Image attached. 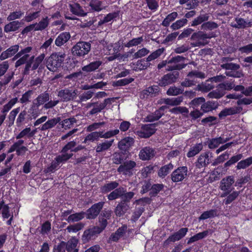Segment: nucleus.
<instances>
[{"instance_id": "1", "label": "nucleus", "mask_w": 252, "mask_h": 252, "mask_svg": "<svg viewBox=\"0 0 252 252\" xmlns=\"http://www.w3.org/2000/svg\"><path fill=\"white\" fill-rule=\"evenodd\" d=\"M65 57L66 55L64 53L61 52L53 53L47 60V67L50 71H56L58 68L62 66Z\"/></svg>"}, {"instance_id": "2", "label": "nucleus", "mask_w": 252, "mask_h": 252, "mask_svg": "<svg viewBox=\"0 0 252 252\" xmlns=\"http://www.w3.org/2000/svg\"><path fill=\"white\" fill-rule=\"evenodd\" d=\"M32 47L29 46L22 49L21 50H27L28 51L27 53H24L21 58L15 63L16 67L26 63L25 67L24 70V73L25 74H28L29 73V71L31 69L32 64L34 59V56L30 57V55L29 54L32 50Z\"/></svg>"}, {"instance_id": "3", "label": "nucleus", "mask_w": 252, "mask_h": 252, "mask_svg": "<svg viewBox=\"0 0 252 252\" xmlns=\"http://www.w3.org/2000/svg\"><path fill=\"white\" fill-rule=\"evenodd\" d=\"M91 47L89 42L80 41L77 42L71 49V52L74 56L83 57L88 54Z\"/></svg>"}, {"instance_id": "4", "label": "nucleus", "mask_w": 252, "mask_h": 252, "mask_svg": "<svg viewBox=\"0 0 252 252\" xmlns=\"http://www.w3.org/2000/svg\"><path fill=\"white\" fill-rule=\"evenodd\" d=\"M119 132V130L118 129L109 130L104 133H103V131L92 132L86 136L83 142L86 143L89 141L93 142L97 140L99 137L109 138L117 134Z\"/></svg>"}, {"instance_id": "5", "label": "nucleus", "mask_w": 252, "mask_h": 252, "mask_svg": "<svg viewBox=\"0 0 252 252\" xmlns=\"http://www.w3.org/2000/svg\"><path fill=\"white\" fill-rule=\"evenodd\" d=\"M235 183L234 177L228 176L223 178L220 182V189L223 192L221 195V197H225L234 189L232 186Z\"/></svg>"}, {"instance_id": "6", "label": "nucleus", "mask_w": 252, "mask_h": 252, "mask_svg": "<svg viewBox=\"0 0 252 252\" xmlns=\"http://www.w3.org/2000/svg\"><path fill=\"white\" fill-rule=\"evenodd\" d=\"M211 36L202 32L199 31L194 32L190 37L191 40H195V42L191 43L192 47H200L204 46L208 44V42L205 40L208 38H211Z\"/></svg>"}, {"instance_id": "7", "label": "nucleus", "mask_w": 252, "mask_h": 252, "mask_svg": "<svg viewBox=\"0 0 252 252\" xmlns=\"http://www.w3.org/2000/svg\"><path fill=\"white\" fill-rule=\"evenodd\" d=\"M179 76L180 73L178 71L170 72L161 77L158 80V84L161 87L170 85L176 82Z\"/></svg>"}, {"instance_id": "8", "label": "nucleus", "mask_w": 252, "mask_h": 252, "mask_svg": "<svg viewBox=\"0 0 252 252\" xmlns=\"http://www.w3.org/2000/svg\"><path fill=\"white\" fill-rule=\"evenodd\" d=\"M104 204V202L100 201L93 204L85 212L86 218L89 220H94L96 218L101 211Z\"/></svg>"}, {"instance_id": "9", "label": "nucleus", "mask_w": 252, "mask_h": 252, "mask_svg": "<svg viewBox=\"0 0 252 252\" xmlns=\"http://www.w3.org/2000/svg\"><path fill=\"white\" fill-rule=\"evenodd\" d=\"M113 99V98H108L105 99L101 103L96 102L88 104L87 107H93L92 110L89 111V114L90 115H94L100 112L108 104L111 103Z\"/></svg>"}, {"instance_id": "10", "label": "nucleus", "mask_w": 252, "mask_h": 252, "mask_svg": "<svg viewBox=\"0 0 252 252\" xmlns=\"http://www.w3.org/2000/svg\"><path fill=\"white\" fill-rule=\"evenodd\" d=\"M136 166V163L133 160L125 161L117 168V171L124 175L129 177L133 175V168Z\"/></svg>"}, {"instance_id": "11", "label": "nucleus", "mask_w": 252, "mask_h": 252, "mask_svg": "<svg viewBox=\"0 0 252 252\" xmlns=\"http://www.w3.org/2000/svg\"><path fill=\"white\" fill-rule=\"evenodd\" d=\"M187 173L188 168L187 166L178 167L171 173V180L174 183L181 182L187 177Z\"/></svg>"}, {"instance_id": "12", "label": "nucleus", "mask_w": 252, "mask_h": 252, "mask_svg": "<svg viewBox=\"0 0 252 252\" xmlns=\"http://www.w3.org/2000/svg\"><path fill=\"white\" fill-rule=\"evenodd\" d=\"M0 213L3 220L9 218V219L6 221V224L7 225H11L13 220V212H10L9 206L8 204L5 203L3 200L0 201Z\"/></svg>"}, {"instance_id": "13", "label": "nucleus", "mask_w": 252, "mask_h": 252, "mask_svg": "<svg viewBox=\"0 0 252 252\" xmlns=\"http://www.w3.org/2000/svg\"><path fill=\"white\" fill-rule=\"evenodd\" d=\"M101 233L97 229H95V226L86 229L82 236L81 240L83 244L89 242L91 240H94L97 237L98 235Z\"/></svg>"}, {"instance_id": "14", "label": "nucleus", "mask_w": 252, "mask_h": 252, "mask_svg": "<svg viewBox=\"0 0 252 252\" xmlns=\"http://www.w3.org/2000/svg\"><path fill=\"white\" fill-rule=\"evenodd\" d=\"M77 91L68 89H62L58 92V96L61 101L67 102L76 98Z\"/></svg>"}, {"instance_id": "15", "label": "nucleus", "mask_w": 252, "mask_h": 252, "mask_svg": "<svg viewBox=\"0 0 252 252\" xmlns=\"http://www.w3.org/2000/svg\"><path fill=\"white\" fill-rule=\"evenodd\" d=\"M50 99V96L49 93L46 91L39 94L32 101V108L38 109L41 105L45 104Z\"/></svg>"}, {"instance_id": "16", "label": "nucleus", "mask_w": 252, "mask_h": 252, "mask_svg": "<svg viewBox=\"0 0 252 252\" xmlns=\"http://www.w3.org/2000/svg\"><path fill=\"white\" fill-rule=\"evenodd\" d=\"M134 143V139L130 137H125L119 142L118 147L121 151L126 152L128 154L130 147Z\"/></svg>"}, {"instance_id": "17", "label": "nucleus", "mask_w": 252, "mask_h": 252, "mask_svg": "<svg viewBox=\"0 0 252 252\" xmlns=\"http://www.w3.org/2000/svg\"><path fill=\"white\" fill-rule=\"evenodd\" d=\"M235 23H231V26L236 29H246L252 27V22L237 17L235 18Z\"/></svg>"}, {"instance_id": "18", "label": "nucleus", "mask_w": 252, "mask_h": 252, "mask_svg": "<svg viewBox=\"0 0 252 252\" xmlns=\"http://www.w3.org/2000/svg\"><path fill=\"white\" fill-rule=\"evenodd\" d=\"M211 162L209 157V153L205 152L201 154L195 162V166L197 168H202L207 166Z\"/></svg>"}, {"instance_id": "19", "label": "nucleus", "mask_w": 252, "mask_h": 252, "mask_svg": "<svg viewBox=\"0 0 252 252\" xmlns=\"http://www.w3.org/2000/svg\"><path fill=\"white\" fill-rule=\"evenodd\" d=\"M188 228L187 227L182 228L177 232H176L171 235L167 239V241L170 242H175L179 241L185 236L188 232Z\"/></svg>"}, {"instance_id": "20", "label": "nucleus", "mask_w": 252, "mask_h": 252, "mask_svg": "<svg viewBox=\"0 0 252 252\" xmlns=\"http://www.w3.org/2000/svg\"><path fill=\"white\" fill-rule=\"evenodd\" d=\"M71 37L70 34L69 32H63L61 33L55 40V44L61 47L62 46L66 44Z\"/></svg>"}, {"instance_id": "21", "label": "nucleus", "mask_w": 252, "mask_h": 252, "mask_svg": "<svg viewBox=\"0 0 252 252\" xmlns=\"http://www.w3.org/2000/svg\"><path fill=\"white\" fill-rule=\"evenodd\" d=\"M166 108V106H161L159 109L156 110L155 112L148 115L145 120L147 122H153L158 120L164 114V110Z\"/></svg>"}, {"instance_id": "22", "label": "nucleus", "mask_w": 252, "mask_h": 252, "mask_svg": "<svg viewBox=\"0 0 252 252\" xmlns=\"http://www.w3.org/2000/svg\"><path fill=\"white\" fill-rule=\"evenodd\" d=\"M128 154L126 152L119 151L115 152L113 155L112 160L116 164H122L128 158Z\"/></svg>"}, {"instance_id": "23", "label": "nucleus", "mask_w": 252, "mask_h": 252, "mask_svg": "<svg viewBox=\"0 0 252 252\" xmlns=\"http://www.w3.org/2000/svg\"><path fill=\"white\" fill-rule=\"evenodd\" d=\"M242 110L241 107H232L226 108L222 110L219 114L220 118H224L227 116L239 113Z\"/></svg>"}, {"instance_id": "24", "label": "nucleus", "mask_w": 252, "mask_h": 252, "mask_svg": "<svg viewBox=\"0 0 252 252\" xmlns=\"http://www.w3.org/2000/svg\"><path fill=\"white\" fill-rule=\"evenodd\" d=\"M219 106L217 101H208L204 102L201 105V110L203 113H207L216 110Z\"/></svg>"}, {"instance_id": "25", "label": "nucleus", "mask_w": 252, "mask_h": 252, "mask_svg": "<svg viewBox=\"0 0 252 252\" xmlns=\"http://www.w3.org/2000/svg\"><path fill=\"white\" fill-rule=\"evenodd\" d=\"M19 46L15 45L11 46L5 51L1 53L0 55V60L3 61L8 58H10L15 55L19 50Z\"/></svg>"}, {"instance_id": "26", "label": "nucleus", "mask_w": 252, "mask_h": 252, "mask_svg": "<svg viewBox=\"0 0 252 252\" xmlns=\"http://www.w3.org/2000/svg\"><path fill=\"white\" fill-rule=\"evenodd\" d=\"M52 127H38L32 131H31V127H26L24 130L21 131L19 134L16 136L17 139H20L21 138L24 137L25 136L29 134V137L33 136L35 132L37 131V129H39L41 130H45L49 128H52Z\"/></svg>"}, {"instance_id": "27", "label": "nucleus", "mask_w": 252, "mask_h": 252, "mask_svg": "<svg viewBox=\"0 0 252 252\" xmlns=\"http://www.w3.org/2000/svg\"><path fill=\"white\" fill-rule=\"evenodd\" d=\"M92 12H99L105 9L107 6L104 5L103 2L100 0H91L89 3Z\"/></svg>"}, {"instance_id": "28", "label": "nucleus", "mask_w": 252, "mask_h": 252, "mask_svg": "<svg viewBox=\"0 0 252 252\" xmlns=\"http://www.w3.org/2000/svg\"><path fill=\"white\" fill-rule=\"evenodd\" d=\"M154 156V151L149 147L143 148L139 153V158L142 160H149Z\"/></svg>"}, {"instance_id": "29", "label": "nucleus", "mask_w": 252, "mask_h": 252, "mask_svg": "<svg viewBox=\"0 0 252 252\" xmlns=\"http://www.w3.org/2000/svg\"><path fill=\"white\" fill-rule=\"evenodd\" d=\"M69 7L70 11L74 15L78 16H85L87 13L84 11L82 7L78 3H70Z\"/></svg>"}, {"instance_id": "30", "label": "nucleus", "mask_w": 252, "mask_h": 252, "mask_svg": "<svg viewBox=\"0 0 252 252\" xmlns=\"http://www.w3.org/2000/svg\"><path fill=\"white\" fill-rule=\"evenodd\" d=\"M119 184L117 181H111L108 183L105 184L100 188V191L103 194H106L111 192L117 187H118Z\"/></svg>"}, {"instance_id": "31", "label": "nucleus", "mask_w": 252, "mask_h": 252, "mask_svg": "<svg viewBox=\"0 0 252 252\" xmlns=\"http://www.w3.org/2000/svg\"><path fill=\"white\" fill-rule=\"evenodd\" d=\"M128 208V204L121 201L116 207L114 212L117 216L122 217L126 212Z\"/></svg>"}, {"instance_id": "32", "label": "nucleus", "mask_w": 252, "mask_h": 252, "mask_svg": "<svg viewBox=\"0 0 252 252\" xmlns=\"http://www.w3.org/2000/svg\"><path fill=\"white\" fill-rule=\"evenodd\" d=\"M85 215L86 213L84 211L75 213L70 215L65 220L68 223L78 222L83 220L85 217Z\"/></svg>"}, {"instance_id": "33", "label": "nucleus", "mask_w": 252, "mask_h": 252, "mask_svg": "<svg viewBox=\"0 0 252 252\" xmlns=\"http://www.w3.org/2000/svg\"><path fill=\"white\" fill-rule=\"evenodd\" d=\"M141 128L140 131H137L138 136L141 138H149L156 131L155 128H152V127H141Z\"/></svg>"}, {"instance_id": "34", "label": "nucleus", "mask_w": 252, "mask_h": 252, "mask_svg": "<svg viewBox=\"0 0 252 252\" xmlns=\"http://www.w3.org/2000/svg\"><path fill=\"white\" fill-rule=\"evenodd\" d=\"M78 243V240L75 237H72L67 242H66V250L68 252H73L75 250H77L78 252L79 250L77 248Z\"/></svg>"}, {"instance_id": "35", "label": "nucleus", "mask_w": 252, "mask_h": 252, "mask_svg": "<svg viewBox=\"0 0 252 252\" xmlns=\"http://www.w3.org/2000/svg\"><path fill=\"white\" fill-rule=\"evenodd\" d=\"M22 23L18 21H13L6 24L4 28V31L5 32H15L18 30L21 27Z\"/></svg>"}, {"instance_id": "36", "label": "nucleus", "mask_w": 252, "mask_h": 252, "mask_svg": "<svg viewBox=\"0 0 252 252\" xmlns=\"http://www.w3.org/2000/svg\"><path fill=\"white\" fill-rule=\"evenodd\" d=\"M102 62L96 61L90 63L89 64L83 66L82 70L83 72H91L96 70L101 65Z\"/></svg>"}, {"instance_id": "37", "label": "nucleus", "mask_w": 252, "mask_h": 252, "mask_svg": "<svg viewBox=\"0 0 252 252\" xmlns=\"http://www.w3.org/2000/svg\"><path fill=\"white\" fill-rule=\"evenodd\" d=\"M218 216V211L216 209H211L203 212L198 218V220L199 221L205 220L207 219L213 218Z\"/></svg>"}, {"instance_id": "38", "label": "nucleus", "mask_w": 252, "mask_h": 252, "mask_svg": "<svg viewBox=\"0 0 252 252\" xmlns=\"http://www.w3.org/2000/svg\"><path fill=\"white\" fill-rule=\"evenodd\" d=\"M209 232V231L208 230H206L201 232L198 233L193 236H191L188 241V244H190L205 238L208 235Z\"/></svg>"}, {"instance_id": "39", "label": "nucleus", "mask_w": 252, "mask_h": 252, "mask_svg": "<svg viewBox=\"0 0 252 252\" xmlns=\"http://www.w3.org/2000/svg\"><path fill=\"white\" fill-rule=\"evenodd\" d=\"M159 91V88L158 86H153L143 90L142 94L144 97H145V95L152 97L155 96L158 93Z\"/></svg>"}, {"instance_id": "40", "label": "nucleus", "mask_w": 252, "mask_h": 252, "mask_svg": "<svg viewBox=\"0 0 252 252\" xmlns=\"http://www.w3.org/2000/svg\"><path fill=\"white\" fill-rule=\"evenodd\" d=\"M203 149L202 143H198L191 147L189 151L187 154L188 158H192L198 154Z\"/></svg>"}, {"instance_id": "41", "label": "nucleus", "mask_w": 252, "mask_h": 252, "mask_svg": "<svg viewBox=\"0 0 252 252\" xmlns=\"http://www.w3.org/2000/svg\"><path fill=\"white\" fill-rule=\"evenodd\" d=\"M49 19L47 17L43 18L39 23L33 24L34 31H42L48 26Z\"/></svg>"}, {"instance_id": "42", "label": "nucleus", "mask_w": 252, "mask_h": 252, "mask_svg": "<svg viewBox=\"0 0 252 252\" xmlns=\"http://www.w3.org/2000/svg\"><path fill=\"white\" fill-rule=\"evenodd\" d=\"M164 185L162 184H154L152 186L151 191L149 192V195L151 197H156L158 193L163 189Z\"/></svg>"}, {"instance_id": "43", "label": "nucleus", "mask_w": 252, "mask_h": 252, "mask_svg": "<svg viewBox=\"0 0 252 252\" xmlns=\"http://www.w3.org/2000/svg\"><path fill=\"white\" fill-rule=\"evenodd\" d=\"M173 165L172 163H169L162 166L158 171V175L161 178H164L168 173L170 170L172 169Z\"/></svg>"}, {"instance_id": "44", "label": "nucleus", "mask_w": 252, "mask_h": 252, "mask_svg": "<svg viewBox=\"0 0 252 252\" xmlns=\"http://www.w3.org/2000/svg\"><path fill=\"white\" fill-rule=\"evenodd\" d=\"M209 16L208 14H200L195 18L191 23V26H196L204 23L209 20Z\"/></svg>"}, {"instance_id": "45", "label": "nucleus", "mask_w": 252, "mask_h": 252, "mask_svg": "<svg viewBox=\"0 0 252 252\" xmlns=\"http://www.w3.org/2000/svg\"><path fill=\"white\" fill-rule=\"evenodd\" d=\"M178 16V13L176 12H173L168 14L162 21L161 25L163 27H167L169 26L171 22H173Z\"/></svg>"}, {"instance_id": "46", "label": "nucleus", "mask_w": 252, "mask_h": 252, "mask_svg": "<svg viewBox=\"0 0 252 252\" xmlns=\"http://www.w3.org/2000/svg\"><path fill=\"white\" fill-rule=\"evenodd\" d=\"M219 27L217 23L213 21H206L201 26V30L204 31H212L218 28Z\"/></svg>"}, {"instance_id": "47", "label": "nucleus", "mask_w": 252, "mask_h": 252, "mask_svg": "<svg viewBox=\"0 0 252 252\" xmlns=\"http://www.w3.org/2000/svg\"><path fill=\"white\" fill-rule=\"evenodd\" d=\"M45 55L44 53L41 54L38 57L33 59V62L32 64L31 69L32 70L36 69L41 64L44 59Z\"/></svg>"}, {"instance_id": "48", "label": "nucleus", "mask_w": 252, "mask_h": 252, "mask_svg": "<svg viewBox=\"0 0 252 252\" xmlns=\"http://www.w3.org/2000/svg\"><path fill=\"white\" fill-rule=\"evenodd\" d=\"M164 50V48H159L152 53L147 58H146V62H150L158 58L161 55V54H162Z\"/></svg>"}, {"instance_id": "49", "label": "nucleus", "mask_w": 252, "mask_h": 252, "mask_svg": "<svg viewBox=\"0 0 252 252\" xmlns=\"http://www.w3.org/2000/svg\"><path fill=\"white\" fill-rule=\"evenodd\" d=\"M187 64L179 63H173L172 64L167 65L166 70L168 71L180 70L185 68Z\"/></svg>"}, {"instance_id": "50", "label": "nucleus", "mask_w": 252, "mask_h": 252, "mask_svg": "<svg viewBox=\"0 0 252 252\" xmlns=\"http://www.w3.org/2000/svg\"><path fill=\"white\" fill-rule=\"evenodd\" d=\"M170 111L174 114H182L186 117H188L189 111L186 107L178 106L174 107L170 110Z\"/></svg>"}, {"instance_id": "51", "label": "nucleus", "mask_w": 252, "mask_h": 252, "mask_svg": "<svg viewBox=\"0 0 252 252\" xmlns=\"http://www.w3.org/2000/svg\"><path fill=\"white\" fill-rule=\"evenodd\" d=\"M119 15L118 13L117 12L110 13L106 15L104 18L102 20H100L98 23V26H101L103 24L110 22L111 20H113Z\"/></svg>"}, {"instance_id": "52", "label": "nucleus", "mask_w": 252, "mask_h": 252, "mask_svg": "<svg viewBox=\"0 0 252 252\" xmlns=\"http://www.w3.org/2000/svg\"><path fill=\"white\" fill-rule=\"evenodd\" d=\"M252 164V157L239 161L237 166V169H245Z\"/></svg>"}, {"instance_id": "53", "label": "nucleus", "mask_w": 252, "mask_h": 252, "mask_svg": "<svg viewBox=\"0 0 252 252\" xmlns=\"http://www.w3.org/2000/svg\"><path fill=\"white\" fill-rule=\"evenodd\" d=\"M226 140H224L221 137L212 139L208 144L210 149H215L218 147L221 144L225 142Z\"/></svg>"}, {"instance_id": "54", "label": "nucleus", "mask_w": 252, "mask_h": 252, "mask_svg": "<svg viewBox=\"0 0 252 252\" xmlns=\"http://www.w3.org/2000/svg\"><path fill=\"white\" fill-rule=\"evenodd\" d=\"M84 223L82 222H78L74 224L68 225L66 228V230L69 233H76L79 230H81L84 227Z\"/></svg>"}, {"instance_id": "55", "label": "nucleus", "mask_w": 252, "mask_h": 252, "mask_svg": "<svg viewBox=\"0 0 252 252\" xmlns=\"http://www.w3.org/2000/svg\"><path fill=\"white\" fill-rule=\"evenodd\" d=\"M112 142L113 140L98 144L96 147V152L97 153H100L108 149L111 146Z\"/></svg>"}, {"instance_id": "56", "label": "nucleus", "mask_w": 252, "mask_h": 252, "mask_svg": "<svg viewBox=\"0 0 252 252\" xmlns=\"http://www.w3.org/2000/svg\"><path fill=\"white\" fill-rule=\"evenodd\" d=\"M144 39L143 36L134 38L129 40L128 42L125 44L126 47L129 48L133 46H136L140 45L143 41Z\"/></svg>"}, {"instance_id": "57", "label": "nucleus", "mask_w": 252, "mask_h": 252, "mask_svg": "<svg viewBox=\"0 0 252 252\" xmlns=\"http://www.w3.org/2000/svg\"><path fill=\"white\" fill-rule=\"evenodd\" d=\"M205 101V99L203 97H199L197 98H195L189 102L190 107L192 108V109H198V107L201 105H202L203 102Z\"/></svg>"}, {"instance_id": "58", "label": "nucleus", "mask_w": 252, "mask_h": 252, "mask_svg": "<svg viewBox=\"0 0 252 252\" xmlns=\"http://www.w3.org/2000/svg\"><path fill=\"white\" fill-rule=\"evenodd\" d=\"M240 191H233L230 192L226 196L227 197L224 199V202L225 205H228L235 200L239 196Z\"/></svg>"}, {"instance_id": "59", "label": "nucleus", "mask_w": 252, "mask_h": 252, "mask_svg": "<svg viewBox=\"0 0 252 252\" xmlns=\"http://www.w3.org/2000/svg\"><path fill=\"white\" fill-rule=\"evenodd\" d=\"M98 222L99 226H94L95 227V229H97L99 232H100V233H101L108 225L107 219L99 216Z\"/></svg>"}, {"instance_id": "60", "label": "nucleus", "mask_w": 252, "mask_h": 252, "mask_svg": "<svg viewBox=\"0 0 252 252\" xmlns=\"http://www.w3.org/2000/svg\"><path fill=\"white\" fill-rule=\"evenodd\" d=\"M220 67L226 70L237 71L240 68V65L238 64L234 63H229L221 64Z\"/></svg>"}, {"instance_id": "61", "label": "nucleus", "mask_w": 252, "mask_h": 252, "mask_svg": "<svg viewBox=\"0 0 252 252\" xmlns=\"http://www.w3.org/2000/svg\"><path fill=\"white\" fill-rule=\"evenodd\" d=\"M183 100V97L182 96L172 98H167L165 100V104L171 106L178 105Z\"/></svg>"}, {"instance_id": "62", "label": "nucleus", "mask_w": 252, "mask_h": 252, "mask_svg": "<svg viewBox=\"0 0 252 252\" xmlns=\"http://www.w3.org/2000/svg\"><path fill=\"white\" fill-rule=\"evenodd\" d=\"M73 154L72 153H62V155L57 156L55 158L56 161L58 163H62L65 162L72 157Z\"/></svg>"}, {"instance_id": "63", "label": "nucleus", "mask_w": 252, "mask_h": 252, "mask_svg": "<svg viewBox=\"0 0 252 252\" xmlns=\"http://www.w3.org/2000/svg\"><path fill=\"white\" fill-rule=\"evenodd\" d=\"M188 22L186 18H183L182 19L176 21L175 23H173L170 26V28L173 30H177L185 26Z\"/></svg>"}, {"instance_id": "64", "label": "nucleus", "mask_w": 252, "mask_h": 252, "mask_svg": "<svg viewBox=\"0 0 252 252\" xmlns=\"http://www.w3.org/2000/svg\"><path fill=\"white\" fill-rule=\"evenodd\" d=\"M243 157L242 154H239L237 155L232 156L228 161L224 164V167H228L231 165L237 162Z\"/></svg>"}]
</instances>
